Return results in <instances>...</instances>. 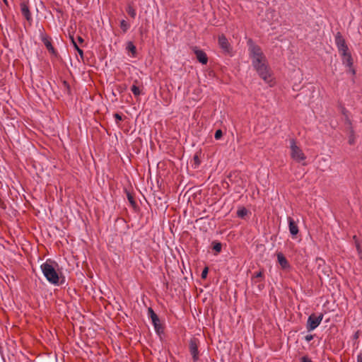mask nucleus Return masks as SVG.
Listing matches in <instances>:
<instances>
[{
    "mask_svg": "<svg viewBox=\"0 0 362 362\" xmlns=\"http://www.w3.org/2000/svg\"><path fill=\"white\" fill-rule=\"evenodd\" d=\"M249 54L252 64L260 77L270 86H272V78L268 68L267 59L261 48L255 45L251 40L248 41Z\"/></svg>",
    "mask_w": 362,
    "mask_h": 362,
    "instance_id": "f257e3e1",
    "label": "nucleus"
},
{
    "mask_svg": "<svg viewBox=\"0 0 362 362\" xmlns=\"http://www.w3.org/2000/svg\"><path fill=\"white\" fill-rule=\"evenodd\" d=\"M249 54L252 64L260 77L270 86H272V78L268 68L267 59L261 48L255 45L251 40L248 41Z\"/></svg>",
    "mask_w": 362,
    "mask_h": 362,
    "instance_id": "f03ea898",
    "label": "nucleus"
},
{
    "mask_svg": "<svg viewBox=\"0 0 362 362\" xmlns=\"http://www.w3.org/2000/svg\"><path fill=\"white\" fill-rule=\"evenodd\" d=\"M57 264L51 259H47L40 265L41 271L46 280L52 285L59 286L64 282V278L57 272Z\"/></svg>",
    "mask_w": 362,
    "mask_h": 362,
    "instance_id": "7ed1b4c3",
    "label": "nucleus"
},
{
    "mask_svg": "<svg viewBox=\"0 0 362 362\" xmlns=\"http://www.w3.org/2000/svg\"><path fill=\"white\" fill-rule=\"evenodd\" d=\"M289 148L291 149V157L296 162H302L305 160V156L302 149L297 145L294 139H290Z\"/></svg>",
    "mask_w": 362,
    "mask_h": 362,
    "instance_id": "20e7f679",
    "label": "nucleus"
},
{
    "mask_svg": "<svg viewBox=\"0 0 362 362\" xmlns=\"http://www.w3.org/2000/svg\"><path fill=\"white\" fill-rule=\"evenodd\" d=\"M323 319V315L320 314L318 316H316L315 315L313 314L310 315L307 321V325L306 328L308 332H311L314 329H315L321 323L322 320Z\"/></svg>",
    "mask_w": 362,
    "mask_h": 362,
    "instance_id": "39448f33",
    "label": "nucleus"
},
{
    "mask_svg": "<svg viewBox=\"0 0 362 362\" xmlns=\"http://www.w3.org/2000/svg\"><path fill=\"white\" fill-rule=\"evenodd\" d=\"M335 43L339 54L345 53L349 51V48L346 44L345 40L340 33H337L335 35Z\"/></svg>",
    "mask_w": 362,
    "mask_h": 362,
    "instance_id": "423d86ee",
    "label": "nucleus"
},
{
    "mask_svg": "<svg viewBox=\"0 0 362 362\" xmlns=\"http://www.w3.org/2000/svg\"><path fill=\"white\" fill-rule=\"evenodd\" d=\"M148 311L149 317L151 320V322L153 323L155 330L158 333L160 332V331H162V327L160 324V320H159L158 315L154 313L153 309L151 308H148Z\"/></svg>",
    "mask_w": 362,
    "mask_h": 362,
    "instance_id": "0eeeda50",
    "label": "nucleus"
},
{
    "mask_svg": "<svg viewBox=\"0 0 362 362\" xmlns=\"http://www.w3.org/2000/svg\"><path fill=\"white\" fill-rule=\"evenodd\" d=\"M218 45L225 53H230L231 52V46L223 35L218 37Z\"/></svg>",
    "mask_w": 362,
    "mask_h": 362,
    "instance_id": "6e6552de",
    "label": "nucleus"
},
{
    "mask_svg": "<svg viewBox=\"0 0 362 362\" xmlns=\"http://www.w3.org/2000/svg\"><path fill=\"white\" fill-rule=\"evenodd\" d=\"M340 54L342 57L343 64L350 69L352 74H355L354 69H353L351 68L352 65H353V61H352V57H351V53L349 51H347L345 53H342Z\"/></svg>",
    "mask_w": 362,
    "mask_h": 362,
    "instance_id": "1a4fd4ad",
    "label": "nucleus"
},
{
    "mask_svg": "<svg viewBox=\"0 0 362 362\" xmlns=\"http://www.w3.org/2000/svg\"><path fill=\"white\" fill-rule=\"evenodd\" d=\"M189 352L192 356L194 362L199 359L198 345L195 339H191L189 341Z\"/></svg>",
    "mask_w": 362,
    "mask_h": 362,
    "instance_id": "9d476101",
    "label": "nucleus"
},
{
    "mask_svg": "<svg viewBox=\"0 0 362 362\" xmlns=\"http://www.w3.org/2000/svg\"><path fill=\"white\" fill-rule=\"evenodd\" d=\"M277 261L284 270H289L291 269V264L281 252L276 254Z\"/></svg>",
    "mask_w": 362,
    "mask_h": 362,
    "instance_id": "9b49d317",
    "label": "nucleus"
},
{
    "mask_svg": "<svg viewBox=\"0 0 362 362\" xmlns=\"http://www.w3.org/2000/svg\"><path fill=\"white\" fill-rule=\"evenodd\" d=\"M289 232L292 236H295L298 233V227L296 221L291 217H288Z\"/></svg>",
    "mask_w": 362,
    "mask_h": 362,
    "instance_id": "f8f14e48",
    "label": "nucleus"
},
{
    "mask_svg": "<svg viewBox=\"0 0 362 362\" xmlns=\"http://www.w3.org/2000/svg\"><path fill=\"white\" fill-rule=\"evenodd\" d=\"M194 53L196 54L197 60L202 63V64H206L208 62V58L206 57V54L200 49H195Z\"/></svg>",
    "mask_w": 362,
    "mask_h": 362,
    "instance_id": "ddd939ff",
    "label": "nucleus"
},
{
    "mask_svg": "<svg viewBox=\"0 0 362 362\" xmlns=\"http://www.w3.org/2000/svg\"><path fill=\"white\" fill-rule=\"evenodd\" d=\"M21 13L23 14V16L28 20V21H30L32 19L31 18V14L30 13V11H29V8H28V6H27L26 4L25 3H22L21 4Z\"/></svg>",
    "mask_w": 362,
    "mask_h": 362,
    "instance_id": "4468645a",
    "label": "nucleus"
},
{
    "mask_svg": "<svg viewBox=\"0 0 362 362\" xmlns=\"http://www.w3.org/2000/svg\"><path fill=\"white\" fill-rule=\"evenodd\" d=\"M126 49L131 52V57H136V48L132 42L129 41L127 43Z\"/></svg>",
    "mask_w": 362,
    "mask_h": 362,
    "instance_id": "2eb2a0df",
    "label": "nucleus"
},
{
    "mask_svg": "<svg viewBox=\"0 0 362 362\" xmlns=\"http://www.w3.org/2000/svg\"><path fill=\"white\" fill-rule=\"evenodd\" d=\"M130 27V25L125 21L122 20L120 21V28L122 30L123 33H126Z\"/></svg>",
    "mask_w": 362,
    "mask_h": 362,
    "instance_id": "dca6fc26",
    "label": "nucleus"
},
{
    "mask_svg": "<svg viewBox=\"0 0 362 362\" xmlns=\"http://www.w3.org/2000/svg\"><path fill=\"white\" fill-rule=\"evenodd\" d=\"M131 90H132V92L133 93V94H134L135 96H136V97L139 96V95L141 94V90L139 89V87H137V86H135V85H133V86H132V88H131Z\"/></svg>",
    "mask_w": 362,
    "mask_h": 362,
    "instance_id": "f3484780",
    "label": "nucleus"
},
{
    "mask_svg": "<svg viewBox=\"0 0 362 362\" xmlns=\"http://www.w3.org/2000/svg\"><path fill=\"white\" fill-rule=\"evenodd\" d=\"M127 12L132 18L136 17V11L132 6H129L127 8Z\"/></svg>",
    "mask_w": 362,
    "mask_h": 362,
    "instance_id": "a211bd4d",
    "label": "nucleus"
},
{
    "mask_svg": "<svg viewBox=\"0 0 362 362\" xmlns=\"http://www.w3.org/2000/svg\"><path fill=\"white\" fill-rule=\"evenodd\" d=\"M247 214V211L245 208L239 209L237 211V215L240 218H243Z\"/></svg>",
    "mask_w": 362,
    "mask_h": 362,
    "instance_id": "6ab92c4d",
    "label": "nucleus"
},
{
    "mask_svg": "<svg viewBox=\"0 0 362 362\" xmlns=\"http://www.w3.org/2000/svg\"><path fill=\"white\" fill-rule=\"evenodd\" d=\"M221 247H222V246L220 243H216L214 244V246H213V249L217 252H221Z\"/></svg>",
    "mask_w": 362,
    "mask_h": 362,
    "instance_id": "aec40b11",
    "label": "nucleus"
},
{
    "mask_svg": "<svg viewBox=\"0 0 362 362\" xmlns=\"http://www.w3.org/2000/svg\"><path fill=\"white\" fill-rule=\"evenodd\" d=\"M222 135H223L222 131L221 129H218L215 132L214 138L216 140H219L222 137Z\"/></svg>",
    "mask_w": 362,
    "mask_h": 362,
    "instance_id": "412c9836",
    "label": "nucleus"
},
{
    "mask_svg": "<svg viewBox=\"0 0 362 362\" xmlns=\"http://www.w3.org/2000/svg\"><path fill=\"white\" fill-rule=\"evenodd\" d=\"M45 45L49 51H50L52 53L54 52V48L49 41L45 42Z\"/></svg>",
    "mask_w": 362,
    "mask_h": 362,
    "instance_id": "4be33fe9",
    "label": "nucleus"
},
{
    "mask_svg": "<svg viewBox=\"0 0 362 362\" xmlns=\"http://www.w3.org/2000/svg\"><path fill=\"white\" fill-rule=\"evenodd\" d=\"M207 274H208V268L206 267L204 269V270L202 272V279L206 278Z\"/></svg>",
    "mask_w": 362,
    "mask_h": 362,
    "instance_id": "5701e85b",
    "label": "nucleus"
},
{
    "mask_svg": "<svg viewBox=\"0 0 362 362\" xmlns=\"http://www.w3.org/2000/svg\"><path fill=\"white\" fill-rule=\"evenodd\" d=\"M313 339V335L312 334H308L305 337V339L306 341L309 342Z\"/></svg>",
    "mask_w": 362,
    "mask_h": 362,
    "instance_id": "b1692460",
    "label": "nucleus"
},
{
    "mask_svg": "<svg viewBox=\"0 0 362 362\" xmlns=\"http://www.w3.org/2000/svg\"><path fill=\"white\" fill-rule=\"evenodd\" d=\"M115 119H116V122L117 123L119 121H121L122 119V117L120 115L116 113L115 115Z\"/></svg>",
    "mask_w": 362,
    "mask_h": 362,
    "instance_id": "393cba45",
    "label": "nucleus"
},
{
    "mask_svg": "<svg viewBox=\"0 0 362 362\" xmlns=\"http://www.w3.org/2000/svg\"><path fill=\"white\" fill-rule=\"evenodd\" d=\"M301 362H312L311 359L306 357V356H304L301 358Z\"/></svg>",
    "mask_w": 362,
    "mask_h": 362,
    "instance_id": "a878e982",
    "label": "nucleus"
},
{
    "mask_svg": "<svg viewBox=\"0 0 362 362\" xmlns=\"http://www.w3.org/2000/svg\"><path fill=\"white\" fill-rule=\"evenodd\" d=\"M274 13V11H270V10H268V11H267V17L269 18V17L270 16H272Z\"/></svg>",
    "mask_w": 362,
    "mask_h": 362,
    "instance_id": "bb28decb",
    "label": "nucleus"
},
{
    "mask_svg": "<svg viewBox=\"0 0 362 362\" xmlns=\"http://www.w3.org/2000/svg\"><path fill=\"white\" fill-rule=\"evenodd\" d=\"M263 276V274L262 272H259L255 274L256 278H262Z\"/></svg>",
    "mask_w": 362,
    "mask_h": 362,
    "instance_id": "cd10ccee",
    "label": "nucleus"
},
{
    "mask_svg": "<svg viewBox=\"0 0 362 362\" xmlns=\"http://www.w3.org/2000/svg\"><path fill=\"white\" fill-rule=\"evenodd\" d=\"M76 51L78 52V53L81 55V56H83V50L81 49H80L79 47H77V49Z\"/></svg>",
    "mask_w": 362,
    "mask_h": 362,
    "instance_id": "c85d7f7f",
    "label": "nucleus"
},
{
    "mask_svg": "<svg viewBox=\"0 0 362 362\" xmlns=\"http://www.w3.org/2000/svg\"><path fill=\"white\" fill-rule=\"evenodd\" d=\"M357 362H362V355L361 354L358 355Z\"/></svg>",
    "mask_w": 362,
    "mask_h": 362,
    "instance_id": "c756f323",
    "label": "nucleus"
},
{
    "mask_svg": "<svg viewBox=\"0 0 362 362\" xmlns=\"http://www.w3.org/2000/svg\"><path fill=\"white\" fill-rule=\"evenodd\" d=\"M349 144H354V138H353V136H351L349 137Z\"/></svg>",
    "mask_w": 362,
    "mask_h": 362,
    "instance_id": "7c9ffc66",
    "label": "nucleus"
},
{
    "mask_svg": "<svg viewBox=\"0 0 362 362\" xmlns=\"http://www.w3.org/2000/svg\"><path fill=\"white\" fill-rule=\"evenodd\" d=\"M356 249H357L358 253L360 254L361 252V250L360 245L358 243H356Z\"/></svg>",
    "mask_w": 362,
    "mask_h": 362,
    "instance_id": "2f4dec72",
    "label": "nucleus"
},
{
    "mask_svg": "<svg viewBox=\"0 0 362 362\" xmlns=\"http://www.w3.org/2000/svg\"><path fill=\"white\" fill-rule=\"evenodd\" d=\"M72 41H73L74 46L75 49H77V47H78V45H76V43L73 40H72Z\"/></svg>",
    "mask_w": 362,
    "mask_h": 362,
    "instance_id": "473e14b6",
    "label": "nucleus"
},
{
    "mask_svg": "<svg viewBox=\"0 0 362 362\" xmlns=\"http://www.w3.org/2000/svg\"><path fill=\"white\" fill-rule=\"evenodd\" d=\"M78 40L81 42H82L83 41V38L81 37H78Z\"/></svg>",
    "mask_w": 362,
    "mask_h": 362,
    "instance_id": "72a5a7b5",
    "label": "nucleus"
},
{
    "mask_svg": "<svg viewBox=\"0 0 362 362\" xmlns=\"http://www.w3.org/2000/svg\"><path fill=\"white\" fill-rule=\"evenodd\" d=\"M5 4H7V0H3Z\"/></svg>",
    "mask_w": 362,
    "mask_h": 362,
    "instance_id": "f704fd0d",
    "label": "nucleus"
},
{
    "mask_svg": "<svg viewBox=\"0 0 362 362\" xmlns=\"http://www.w3.org/2000/svg\"><path fill=\"white\" fill-rule=\"evenodd\" d=\"M358 337V335L357 334H355V338H357Z\"/></svg>",
    "mask_w": 362,
    "mask_h": 362,
    "instance_id": "c9c22d12",
    "label": "nucleus"
}]
</instances>
